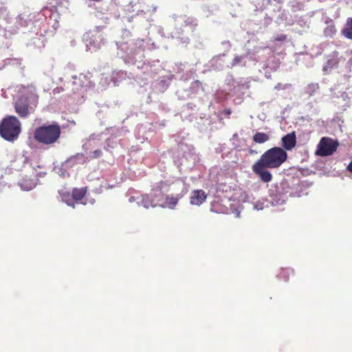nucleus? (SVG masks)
<instances>
[{"mask_svg":"<svg viewBox=\"0 0 352 352\" xmlns=\"http://www.w3.org/2000/svg\"><path fill=\"white\" fill-rule=\"evenodd\" d=\"M287 152L279 146L265 151L252 165V171L264 183L272 182L273 177L268 169L279 168L287 159Z\"/></svg>","mask_w":352,"mask_h":352,"instance_id":"1","label":"nucleus"},{"mask_svg":"<svg viewBox=\"0 0 352 352\" xmlns=\"http://www.w3.org/2000/svg\"><path fill=\"white\" fill-rule=\"evenodd\" d=\"M61 129L58 124L53 123L37 127L34 132V139L44 145L56 143L60 138Z\"/></svg>","mask_w":352,"mask_h":352,"instance_id":"2","label":"nucleus"},{"mask_svg":"<svg viewBox=\"0 0 352 352\" xmlns=\"http://www.w3.org/2000/svg\"><path fill=\"white\" fill-rule=\"evenodd\" d=\"M21 132V124L15 116H8L0 122V135L8 142L16 140Z\"/></svg>","mask_w":352,"mask_h":352,"instance_id":"3","label":"nucleus"},{"mask_svg":"<svg viewBox=\"0 0 352 352\" xmlns=\"http://www.w3.org/2000/svg\"><path fill=\"white\" fill-rule=\"evenodd\" d=\"M338 145V142L331 138L323 137L318 144L316 154L322 157L331 155L337 150Z\"/></svg>","mask_w":352,"mask_h":352,"instance_id":"4","label":"nucleus"},{"mask_svg":"<svg viewBox=\"0 0 352 352\" xmlns=\"http://www.w3.org/2000/svg\"><path fill=\"white\" fill-rule=\"evenodd\" d=\"M155 195L157 196V194H155ZM157 196L160 197L161 199L158 200L153 199L152 202V207L160 206L162 208L173 209L183 195L180 194L175 197H165L162 192H159Z\"/></svg>","mask_w":352,"mask_h":352,"instance_id":"5","label":"nucleus"},{"mask_svg":"<svg viewBox=\"0 0 352 352\" xmlns=\"http://www.w3.org/2000/svg\"><path fill=\"white\" fill-rule=\"evenodd\" d=\"M14 109L21 118H26L29 114V100L26 97L19 98L14 104Z\"/></svg>","mask_w":352,"mask_h":352,"instance_id":"6","label":"nucleus"},{"mask_svg":"<svg viewBox=\"0 0 352 352\" xmlns=\"http://www.w3.org/2000/svg\"><path fill=\"white\" fill-rule=\"evenodd\" d=\"M282 148L286 151H291L296 145V135L294 131L287 133L281 138Z\"/></svg>","mask_w":352,"mask_h":352,"instance_id":"7","label":"nucleus"},{"mask_svg":"<svg viewBox=\"0 0 352 352\" xmlns=\"http://www.w3.org/2000/svg\"><path fill=\"white\" fill-rule=\"evenodd\" d=\"M206 198L207 195L203 190H195L191 192L190 202L192 205L200 206Z\"/></svg>","mask_w":352,"mask_h":352,"instance_id":"8","label":"nucleus"},{"mask_svg":"<svg viewBox=\"0 0 352 352\" xmlns=\"http://www.w3.org/2000/svg\"><path fill=\"white\" fill-rule=\"evenodd\" d=\"M87 191V187H83L80 188H75L72 191V198L74 201V205L76 203H78L79 201L82 200L85 196Z\"/></svg>","mask_w":352,"mask_h":352,"instance_id":"9","label":"nucleus"},{"mask_svg":"<svg viewBox=\"0 0 352 352\" xmlns=\"http://www.w3.org/2000/svg\"><path fill=\"white\" fill-rule=\"evenodd\" d=\"M62 200L65 202L69 206L74 208V201L72 198V194L65 190H60L58 191Z\"/></svg>","mask_w":352,"mask_h":352,"instance_id":"10","label":"nucleus"},{"mask_svg":"<svg viewBox=\"0 0 352 352\" xmlns=\"http://www.w3.org/2000/svg\"><path fill=\"white\" fill-rule=\"evenodd\" d=\"M269 140V135L263 132H257L253 136V141L258 144L265 143Z\"/></svg>","mask_w":352,"mask_h":352,"instance_id":"11","label":"nucleus"},{"mask_svg":"<svg viewBox=\"0 0 352 352\" xmlns=\"http://www.w3.org/2000/svg\"><path fill=\"white\" fill-rule=\"evenodd\" d=\"M294 272L292 269L287 267V268H282L278 273V277L283 280L285 282L288 281L289 276L290 274H294Z\"/></svg>","mask_w":352,"mask_h":352,"instance_id":"12","label":"nucleus"},{"mask_svg":"<svg viewBox=\"0 0 352 352\" xmlns=\"http://www.w3.org/2000/svg\"><path fill=\"white\" fill-rule=\"evenodd\" d=\"M343 35L349 39H352V18H349L346 27L342 30Z\"/></svg>","mask_w":352,"mask_h":352,"instance_id":"13","label":"nucleus"},{"mask_svg":"<svg viewBox=\"0 0 352 352\" xmlns=\"http://www.w3.org/2000/svg\"><path fill=\"white\" fill-rule=\"evenodd\" d=\"M159 192H162L161 190H152V192L150 195L151 198H150V201H151V204H147L146 202H145V198L143 199V201L144 202V206L146 208H148L149 206H151L152 207V202H153V200L155 199V200H158V199H160V197L159 196H156L155 194H158Z\"/></svg>","mask_w":352,"mask_h":352,"instance_id":"14","label":"nucleus"},{"mask_svg":"<svg viewBox=\"0 0 352 352\" xmlns=\"http://www.w3.org/2000/svg\"><path fill=\"white\" fill-rule=\"evenodd\" d=\"M197 25V23L196 22V21L195 19H187L186 20H185L184 21V23L182 25V26L184 27H188L189 26L190 28H191V29L193 30L195 27Z\"/></svg>","mask_w":352,"mask_h":352,"instance_id":"15","label":"nucleus"},{"mask_svg":"<svg viewBox=\"0 0 352 352\" xmlns=\"http://www.w3.org/2000/svg\"><path fill=\"white\" fill-rule=\"evenodd\" d=\"M102 155V150L97 149V150H95L94 151L92 152V155H91V157L92 159H98V158L101 157Z\"/></svg>","mask_w":352,"mask_h":352,"instance_id":"16","label":"nucleus"},{"mask_svg":"<svg viewBox=\"0 0 352 352\" xmlns=\"http://www.w3.org/2000/svg\"><path fill=\"white\" fill-rule=\"evenodd\" d=\"M286 39L287 36L283 34H278L274 38L275 41H285Z\"/></svg>","mask_w":352,"mask_h":352,"instance_id":"17","label":"nucleus"},{"mask_svg":"<svg viewBox=\"0 0 352 352\" xmlns=\"http://www.w3.org/2000/svg\"><path fill=\"white\" fill-rule=\"evenodd\" d=\"M242 59H243L242 56H236L232 60V65L234 66V65H237L238 63L241 62Z\"/></svg>","mask_w":352,"mask_h":352,"instance_id":"18","label":"nucleus"},{"mask_svg":"<svg viewBox=\"0 0 352 352\" xmlns=\"http://www.w3.org/2000/svg\"><path fill=\"white\" fill-rule=\"evenodd\" d=\"M347 170L352 173V161L349 163L346 168Z\"/></svg>","mask_w":352,"mask_h":352,"instance_id":"19","label":"nucleus"},{"mask_svg":"<svg viewBox=\"0 0 352 352\" xmlns=\"http://www.w3.org/2000/svg\"><path fill=\"white\" fill-rule=\"evenodd\" d=\"M76 157H83V154H77V155Z\"/></svg>","mask_w":352,"mask_h":352,"instance_id":"20","label":"nucleus"}]
</instances>
